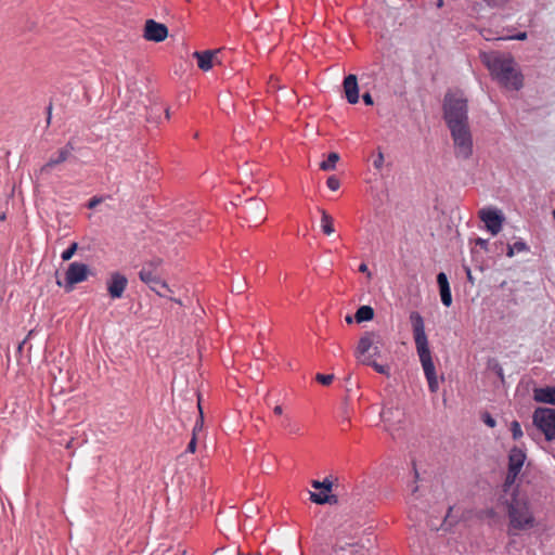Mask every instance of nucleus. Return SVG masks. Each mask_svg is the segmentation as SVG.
Listing matches in <instances>:
<instances>
[{
  "mask_svg": "<svg viewBox=\"0 0 555 555\" xmlns=\"http://www.w3.org/2000/svg\"><path fill=\"white\" fill-rule=\"evenodd\" d=\"M331 551L328 555H345L347 547V528L341 524L334 530L330 539Z\"/></svg>",
  "mask_w": 555,
  "mask_h": 555,
  "instance_id": "nucleus-13",
  "label": "nucleus"
},
{
  "mask_svg": "<svg viewBox=\"0 0 555 555\" xmlns=\"http://www.w3.org/2000/svg\"><path fill=\"white\" fill-rule=\"evenodd\" d=\"M7 219V215L4 212L0 214V221H4Z\"/></svg>",
  "mask_w": 555,
  "mask_h": 555,
  "instance_id": "nucleus-48",
  "label": "nucleus"
},
{
  "mask_svg": "<svg viewBox=\"0 0 555 555\" xmlns=\"http://www.w3.org/2000/svg\"><path fill=\"white\" fill-rule=\"evenodd\" d=\"M479 218L486 225V229L492 234L496 235L502 230L504 223L503 214L495 208H482L479 210Z\"/></svg>",
  "mask_w": 555,
  "mask_h": 555,
  "instance_id": "nucleus-10",
  "label": "nucleus"
},
{
  "mask_svg": "<svg viewBox=\"0 0 555 555\" xmlns=\"http://www.w3.org/2000/svg\"><path fill=\"white\" fill-rule=\"evenodd\" d=\"M553 217H554V219H555V210L553 211Z\"/></svg>",
  "mask_w": 555,
  "mask_h": 555,
  "instance_id": "nucleus-52",
  "label": "nucleus"
},
{
  "mask_svg": "<svg viewBox=\"0 0 555 555\" xmlns=\"http://www.w3.org/2000/svg\"><path fill=\"white\" fill-rule=\"evenodd\" d=\"M74 150L75 147L73 143L67 142L64 147L57 151L56 155H52L50 159L41 167V172H50L53 167L66 162Z\"/></svg>",
  "mask_w": 555,
  "mask_h": 555,
  "instance_id": "nucleus-16",
  "label": "nucleus"
},
{
  "mask_svg": "<svg viewBox=\"0 0 555 555\" xmlns=\"http://www.w3.org/2000/svg\"><path fill=\"white\" fill-rule=\"evenodd\" d=\"M217 51L205 50V51H195L193 53V57L197 60V66L199 69L207 72L212 68L214 65V56Z\"/></svg>",
  "mask_w": 555,
  "mask_h": 555,
  "instance_id": "nucleus-17",
  "label": "nucleus"
},
{
  "mask_svg": "<svg viewBox=\"0 0 555 555\" xmlns=\"http://www.w3.org/2000/svg\"><path fill=\"white\" fill-rule=\"evenodd\" d=\"M310 501L315 504H337L338 496L336 494H332L330 492H309Z\"/></svg>",
  "mask_w": 555,
  "mask_h": 555,
  "instance_id": "nucleus-20",
  "label": "nucleus"
},
{
  "mask_svg": "<svg viewBox=\"0 0 555 555\" xmlns=\"http://www.w3.org/2000/svg\"><path fill=\"white\" fill-rule=\"evenodd\" d=\"M274 414L281 415L283 413V409L281 405H276L273 410Z\"/></svg>",
  "mask_w": 555,
  "mask_h": 555,
  "instance_id": "nucleus-45",
  "label": "nucleus"
},
{
  "mask_svg": "<svg viewBox=\"0 0 555 555\" xmlns=\"http://www.w3.org/2000/svg\"><path fill=\"white\" fill-rule=\"evenodd\" d=\"M482 420L485 424L491 428H493L496 425L495 420L490 414H485Z\"/></svg>",
  "mask_w": 555,
  "mask_h": 555,
  "instance_id": "nucleus-37",
  "label": "nucleus"
},
{
  "mask_svg": "<svg viewBox=\"0 0 555 555\" xmlns=\"http://www.w3.org/2000/svg\"><path fill=\"white\" fill-rule=\"evenodd\" d=\"M311 486L315 490H320V492L326 493L332 491L333 482L328 478H325L323 481L312 480Z\"/></svg>",
  "mask_w": 555,
  "mask_h": 555,
  "instance_id": "nucleus-27",
  "label": "nucleus"
},
{
  "mask_svg": "<svg viewBox=\"0 0 555 555\" xmlns=\"http://www.w3.org/2000/svg\"><path fill=\"white\" fill-rule=\"evenodd\" d=\"M56 284H57L59 286H61V285H62V282H61L60 280H57V281H56Z\"/></svg>",
  "mask_w": 555,
  "mask_h": 555,
  "instance_id": "nucleus-50",
  "label": "nucleus"
},
{
  "mask_svg": "<svg viewBox=\"0 0 555 555\" xmlns=\"http://www.w3.org/2000/svg\"><path fill=\"white\" fill-rule=\"evenodd\" d=\"M282 426L289 431V434L299 435L300 427L294 423L289 417H285L282 422Z\"/></svg>",
  "mask_w": 555,
  "mask_h": 555,
  "instance_id": "nucleus-28",
  "label": "nucleus"
},
{
  "mask_svg": "<svg viewBox=\"0 0 555 555\" xmlns=\"http://www.w3.org/2000/svg\"><path fill=\"white\" fill-rule=\"evenodd\" d=\"M443 115L448 127L468 124L467 100L459 92H449L443 102Z\"/></svg>",
  "mask_w": 555,
  "mask_h": 555,
  "instance_id": "nucleus-4",
  "label": "nucleus"
},
{
  "mask_svg": "<svg viewBox=\"0 0 555 555\" xmlns=\"http://www.w3.org/2000/svg\"><path fill=\"white\" fill-rule=\"evenodd\" d=\"M533 398L538 402L550 403L555 405V388L544 387L533 390Z\"/></svg>",
  "mask_w": 555,
  "mask_h": 555,
  "instance_id": "nucleus-19",
  "label": "nucleus"
},
{
  "mask_svg": "<svg viewBox=\"0 0 555 555\" xmlns=\"http://www.w3.org/2000/svg\"><path fill=\"white\" fill-rule=\"evenodd\" d=\"M533 424L547 440L555 439V409L539 408L533 413Z\"/></svg>",
  "mask_w": 555,
  "mask_h": 555,
  "instance_id": "nucleus-6",
  "label": "nucleus"
},
{
  "mask_svg": "<svg viewBox=\"0 0 555 555\" xmlns=\"http://www.w3.org/2000/svg\"><path fill=\"white\" fill-rule=\"evenodd\" d=\"M481 60L492 77L504 88L518 91L524 86V76L509 54L482 53Z\"/></svg>",
  "mask_w": 555,
  "mask_h": 555,
  "instance_id": "nucleus-1",
  "label": "nucleus"
},
{
  "mask_svg": "<svg viewBox=\"0 0 555 555\" xmlns=\"http://www.w3.org/2000/svg\"><path fill=\"white\" fill-rule=\"evenodd\" d=\"M163 260L160 258H153L152 260H149L143 263L142 269H146L151 272H156L157 269L162 266Z\"/></svg>",
  "mask_w": 555,
  "mask_h": 555,
  "instance_id": "nucleus-30",
  "label": "nucleus"
},
{
  "mask_svg": "<svg viewBox=\"0 0 555 555\" xmlns=\"http://www.w3.org/2000/svg\"><path fill=\"white\" fill-rule=\"evenodd\" d=\"M437 283L439 285L441 301L446 307H450L452 305V295L450 289V284L447 275L443 272H440L437 275Z\"/></svg>",
  "mask_w": 555,
  "mask_h": 555,
  "instance_id": "nucleus-18",
  "label": "nucleus"
},
{
  "mask_svg": "<svg viewBox=\"0 0 555 555\" xmlns=\"http://www.w3.org/2000/svg\"><path fill=\"white\" fill-rule=\"evenodd\" d=\"M359 271L360 272H363V273H366L369 271L367 269V266L365 263H362L360 267H359Z\"/></svg>",
  "mask_w": 555,
  "mask_h": 555,
  "instance_id": "nucleus-47",
  "label": "nucleus"
},
{
  "mask_svg": "<svg viewBox=\"0 0 555 555\" xmlns=\"http://www.w3.org/2000/svg\"><path fill=\"white\" fill-rule=\"evenodd\" d=\"M168 36V28L165 24L154 20H147L144 24L143 37L153 42H163Z\"/></svg>",
  "mask_w": 555,
  "mask_h": 555,
  "instance_id": "nucleus-11",
  "label": "nucleus"
},
{
  "mask_svg": "<svg viewBox=\"0 0 555 555\" xmlns=\"http://www.w3.org/2000/svg\"><path fill=\"white\" fill-rule=\"evenodd\" d=\"M363 101L366 105H372L373 104V99L371 96L370 93H364L363 94Z\"/></svg>",
  "mask_w": 555,
  "mask_h": 555,
  "instance_id": "nucleus-41",
  "label": "nucleus"
},
{
  "mask_svg": "<svg viewBox=\"0 0 555 555\" xmlns=\"http://www.w3.org/2000/svg\"><path fill=\"white\" fill-rule=\"evenodd\" d=\"M334 374H322L318 373L315 375V380L323 386H328L334 380Z\"/></svg>",
  "mask_w": 555,
  "mask_h": 555,
  "instance_id": "nucleus-31",
  "label": "nucleus"
},
{
  "mask_svg": "<svg viewBox=\"0 0 555 555\" xmlns=\"http://www.w3.org/2000/svg\"><path fill=\"white\" fill-rule=\"evenodd\" d=\"M321 228L324 234L331 235L335 232L334 219L325 210H322Z\"/></svg>",
  "mask_w": 555,
  "mask_h": 555,
  "instance_id": "nucleus-24",
  "label": "nucleus"
},
{
  "mask_svg": "<svg viewBox=\"0 0 555 555\" xmlns=\"http://www.w3.org/2000/svg\"><path fill=\"white\" fill-rule=\"evenodd\" d=\"M90 273L89 267L82 262H72L68 264V268L65 273V291L72 292L74 286L78 283H81L88 279Z\"/></svg>",
  "mask_w": 555,
  "mask_h": 555,
  "instance_id": "nucleus-8",
  "label": "nucleus"
},
{
  "mask_svg": "<svg viewBox=\"0 0 555 555\" xmlns=\"http://www.w3.org/2000/svg\"><path fill=\"white\" fill-rule=\"evenodd\" d=\"M244 212L248 216L247 220L257 225L266 219V205L261 201L250 199L244 208Z\"/></svg>",
  "mask_w": 555,
  "mask_h": 555,
  "instance_id": "nucleus-15",
  "label": "nucleus"
},
{
  "mask_svg": "<svg viewBox=\"0 0 555 555\" xmlns=\"http://www.w3.org/2000/svg\"><path fill=\"white\" fill-rule=\"evenodd\" d=\"M341 89H343V95L347 98V74L344 73V77L341 80Z\"/></svg>",
  "mask_w": 555,
  "mask_h": 555,
  "instance_id": "nucleus-39",
  "label": "nucleus"
},
{
  "mask_svg": "<svg viewBox=\"0 0 555 555\" xmlns=\"http://www.w3.org/2000/svg\"><path fill=\"white\" fill-rule=\"evenodd\" d=\"M139 278L159 296H165V291H169L167 283L162 280L157 272H151L146 269H141L139 272Z\"/></svg>",
  "mask_w": 555,
  "mask_h": 555,
  "instance_id": "nucleus-12",
  "label": "nucleus"
},
{
  "mask_svg": "<svg viewBox=\"0 0 555 555\" xmlns=\"http://www.w3.org/2000/svg\"><path fill=\"white\" fill-rule=\"evenodd\" d=\"M127 285L128 280L124 274L113 272L107 280V293L113 299L121 298Z\"/></svg>",
  "mask_w": 555,
  "mask_h": 555,
  "instance_id": "nucleus-14",
  "label": "nucleus"
},
{
  "mask_svg": "<svg viewBox=\"0 0 555 555\" xmlns=\"http://www.w3.org/2000/svg\"><path fill=\"white\" fill-rule=\"evenodd\" d=\"M441 4H442V0H439V1H438V5H441Z\"/></svg>",
  "mask_w": 555,
  "mask_h": 555,
  "instance_id": "nucleus-51",
  "label": "nucleus"
},
{
  "mask_svg": "<svg viewBox=\"0 0 555 555\" xmlns=\"http://www.w3.org/2000/svg\"><path fill=\"white\" fill-rule=\"evenodd\" d=\"M457 158L468 159L473 155V135L468 124L448 127Z\"/></svg>",
  "mask_w": 555,
  "mask_h": 555,
  "instance_id": "nucleus-5",
  "label": "nucleus"
},
{
  "mask_svg": "<svg viewBox=\"0 0 555 555\" xmlns=\"http://www.w3.org/2000/svg\"><path fill=\"white\" fill-rule=\"evenodd\" d=\"M339 154L331 152L326 159L320 163V169L323 171H330L335 169L337 162L339 160Z\"/></svg>",
  "mask_w": 555,
  "mask_h": 555,
  "instance_id": "nucleus-25",
  "label": "nucleus"
},
{
  "mask_svg": "<svg viewBox=\"0 0 555 555\" xmlns=\"http://www.w3.org/2000/svg\"><path fill=\"white\" fill-rule=\"evenodd\" d=\"M525 460H526V454L524 453L522 450H520L518 448H514L511 450L509 456H508V472H507L506 479L504 482L505 490H507V488L511 487L515 482L517 476L519 475V473L522 468Z\"/></svg>",
  "mask_w": 555,
  "mask_h": 555,
  "instance_id": "nucleus-9",
  "label": "nucleus"
},
{
  "mask_svg": "<svg viewBox=\"0 0 555 555\" xmlns=\"http://www.w3.org/2000/svg\"><path fill=\"white\" fill-rule=\"evenodd\" d=\"M78 249V243L77 242H73L62 254H61V258L63 261H68L73 258V256L75 255V253L77 251Z\"/></svg>",
  "mask_w": 555,
  "mask_h": 555,
  "instance_id": "nucleus-29",
  "label": "nucleus"
},
{
  "mask_svg": "<svg viewBox=\"0 0 555 555\" xmlns=\"http://www.w3.org/2000/svg\"><path fill=\"white\" fill-rule=\"evenodd\" d=\"M517 253L515 251V249L513 248V245L509 244L507 245V251H506V256L508 258H513Z\"/></svg>",
  "mask_w": 555,
  "mask_h": 555,
  "instance_id": "nucleus-40",
  "label": "nucleus"
},
{
  "mask_svg": "<svg viewBox=\"0 0 555 555\" xmlns=\"http://www.w3.org/2000/svg\"><path fill=\"white\" fill-rule=\"evenodd\" d=\"M100 203H102V197H98V196H93L92 198L89 199L88 204H87V207L89 209H93L95 208Z\"/></svg>",
  "mask_w": 555,
  "mask_h": 555,
  "instance_id": "nucleus-36",
  "label": "nucleus"
},
{
  "mask_svg": "<svg viewBox=\"0 0 555 555\" xmlns=\"http://www.w3.org/2000/svg\"><path fill=\"white\" fill-rule=\"evenodd\" d=\"M410 321L412 324L416 351L420 357L424 374L428 382L429 390L431 392H436L439 388V383L436 374L435 364L431 359L427 335L425 333L423 317L418 312L413 311L410 314Z\"/></svg>",
  "mask_w": 555,
  "mask_h": 555,
  "instance_id": "nucleus-2",
  "label": "nucleus"
},
{
  "mask_svg": "<svg viewBox=\"0 0 555 555\" xmlns=\"http://www.w3.org/2000/svg\"><path fill=\"white\" fill-rule=\"evenodd\" d=\"M383 165H384V155H383V153H380V152H379V153L374 157V159H373V166H374L376 169H378V170H379V169H382Z\"/></svg>",
  "mask_w": 555,
  "mask_h": 555,
  "instance_id": "nucleus-35",
  "label": "nucleus"
},
{
  "mask_svg": "<svg viewBox=\"0 0 555 555\" xmlns=\"http://www.w3.org/2000/svg\"><path fill=\"white\" fill-rule=\"evenodd\" d=\"M476 245L480 246L481 248L483 249H488V241L487 240H483L481 237H478L476 241H475Z\"/></svg>",
  "mask_w": 555,
  "mask_h": 555,
  "instance_id": "nucleus-38",
  "label": "nucleus"
},
{
  "mask_svg": "<svg viewBox=\"0 0 555 555\" xmlns=\"http://www.w3.org/2000/svg\"><path fill=\"white\" fill-rule=\"evenodd\" d=\"M382 339L374 333H366L359 341L357 348V358L360 362L372 365L378 373L389 375L387 365L376 362L380 354Z\"/></svg>",
  "mask_w": 555,
  "mask_h": 555,
  "instance_id": "nucleus-3",
  "label": "nucleus"
},
{
  "mask_svg": "<svg viewBox=\"0 0 555 555\" xmlns=\"http://www.w3.org/2000/svg\"><path fill=\"white\" fill-rule=\"evenodd\" d=\"M526 38H527V33H519L514 37H511L509 39L525 40Z\"/></svg>",
  "mask_w": 555,
  "mask_h": 555,
  "instance_id": "nucleus-43",
  "label": "nucleus"
},
{
  "mask_svg": "<svg viewBox=\"0 0 555 555\" xmlns=\"http://www.w3.org/2000/svg\"><path fill=\"white\" fill-rule=\"evenodd\" d=\"M511 526L515 529H526L533 525V517L528 506L521 503L512 504L508 508Z\"/></svg>",
  "mask_w": 555,
  "mask_h": 555,
  "instance_id": "nucleus-7",
  "label": "nucleus"
},
{
  "mask_svg": "<svg viewBox=\"0 0 555 555\" xmlns=\"http://www.w3.org/2000/svg\"><path fill=\"white\" fill-rule=\"evenodd\" d=\"M359 101V89L357 85V77L349 74V104H354Z\"/></svg>",
  "mask_w": 555,
  "mask_h": 555,
  "instance_id": "nucleus-26",
  "label": "nucleus"
},
{
  "mask_svg": "<svg viewBox=\"0 0 555 555\" xmlns=\"http://www.w3.org/2000/svg\"><path fill=\"white\" fill-rule=\"evenodd\" d=\"M165 113H166V119H169V118H170V112H169V108H166V109H165Z\"/></svg>",
  "mask_w": 555,
  "mask_h": 555,
  "instance_id": "nucleus-49",
  "label": "nucleus"
},
{
  "mask_svg": "<svg viewBox=\"0 0 555 555\" xmlns=\"http://www.w3.org/2000/svg\"><path fill=\"white\" fill-rule=\"evenodd\" d=\"M51 109H52V105L50 104V105L47 107V111H48V118H47V122H48V125L50 124V120H51Z\"/></svg>",
  "mask_w": 555,
  "mask_h": 555,
  "instance_id": "nucleus-46",
  "label": "nucleus"
},
{
  "mask_svg": "<svg viewBox=\"0 0 555 555\" xmlns=\"http://www.w3.org/2000/svg\"><path fill=\"white\" fill-rule=\"evenodd\" d=\"M513 245V248L515 249V251L517 254L519 253H524V251H528L529 250V247L528 245L524 242V241H517L515 242Z\"/></svg>",
  "mask_w": 555,
  "mask_h": 555,
  "instance_id": "nucleus-34",
  "label": "nucleus"
},
{
  "mask_svg": "<svg viewBox=\"0 0 555 555\" xmlns=\"http://www.w3.org/2000/svg\"><path fill=\"white\" fill-rule=\"evenodd\" d=\"M353 547L352 554L371 555L370 550L373 546V541L370 537L361 539L357 543L349 544Z\"/></svg>",
  "mask_w": 555,
  "mask_h": 555,
  "instance_id": "nucleus-21",
  "label": "nucleus"
},
{
  "mask_svg": "<svg viewBox=\"0 0 555 555\" xmlns=\"http://www.w3.org/2000/svg\"><path fill=\"white\" fill-rule=\"evenodd\" d=\"M326 185L332 191H337L340 186V181L336 176H330L326 180Z\"/></svg>",
  "mask_w": 555,
  "mask_h": 555,
  "instance_id": "nucleus-32",
  "label": "nucleus"
},
{
  "mask_svg": "<svg viewBox=\"0 0 555 555\" xmlns=\"http://www.w3.org/2000/svg\"><path fill=\"white\" fill-rule=\"evenodd\" d=\"M74 441H75V439H74V438H70V439L66 442L65 447H66V449H67V450H72V449L74 448Z\"/></svg>",
  "mask_w": 555,
  "mask_h": 555,
  "instance_id": "nucleus-44",
  "label": "nucleus"
},
{
  "mask_svg": "<svg viewBox=\"0 0 555 555\" xmlns=\"http://www.w3.org/2000/svg\"><path fill=\"white\" fill-rule=\"evenodd\" d=\"M198 408H201V404L198 403ZM203 426V412L202 409H199V420L196 422L194 428H193V436L190 442L186 447V452L194 453L196 451L197 446V438H196V431L201 429Z\"/></svg>",
  "mask_w": 555,
  "mask_h": 555,
  "instance_id": "nucleus-22",
  "label": "nucleus"
},
{
  "mask_svg": "<svg viewBox=\"0 0 555 555\" xmlns=\"http://www.w3.org/2000/svg\"><path fill=\"white\" fill-rule=\"evenodd\" d=\"M511 430L514 439H519L522 436L520 424L516 421L511 424Z\"/></svg>",
  "mask_w": 555,
  "mask_h": 555,
  "instance_id": "nucleus-33",
  "label": "nucleus"
},
{
  "mask_svg": "<svg viewBox=\"0 0 555 555\" xmlns=\"http://www.w3.org/2000/svg\"><path fill=\"white\" fill-rule=\"evenodd\" d=\"M466 274H467V280H468V282H469L472 285H474V284H475V279H474V276H473L472 271H470V269H469V268H466Z\"/></svg>",
  "mask_w": 555,
  "mask_h": 555,
  "instance_id": "nucleus-42",
  "label": "nucleus"
},
{
  "mask_svg": "<svg viewBox=\"0 0 555 555\" xmlns=\"http://www.w3.org/2000/svg\"><path fill=\"white\" fill-rule=\"evenodd\" d=\"M374 318V310L371 306H361L354 314L358 323L371 321Z\"/></svg>",
  "mask_w": 555,
  "mask_h": 555,
  "instance_id": "nucleus-23",
  "label": "nucleus"
}]
</instances>
